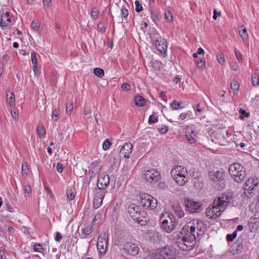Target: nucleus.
<instances>
[{
	"label": "nucleus",
	"mask_w": 259,
	"mask_h": 259,
	"mask_svg": "<svg viewBox=\"0 0 259 259\" xmlns=\"http://www.w3.org/2000/svg\"><path fill=\"white\" fill-rule=\"evenodd\" d=\"M220 15H221V13H218L217 10L215 9L213 11V19L214 20H216L218 16H220Z\"/></svg>",
	"instance_id": "0e129e2a"
},
{
	"label": "nucleus",
	"mask_w": 259,
	"mask_h": 259,
	"mask_svg": "<svg viewBox=\"0 0 259 259\" xmlns=\"http://www.w3.org/2000/svg\"><path fill=\"white\" fill-rule=\"evenodd\" d=\"M121 90L123 91H128L130 90V86L128 83H124L121 85Z\"/></svg>",
	"instance_id": "603ef678"
},
{
	"label": "nucleus",
	"mask_w": 259,
	"mask_h": 259,
	"mask_svg": "<svg viewBox=\"0 0 259 259\" xmlns=\"http://www.w3.org/2000/svg\"><path fill=\"white\" fill-rule=\"evenodd\" d=\"M109 184V177L105 172H100L98 177L97 187L99 189L104 190Z\"/></svg>",
	"instance_id": "dca6fc26"
},
{
	"label": "nucleus",
	"mask_w": 259,
	"mask_h": 259,
	"mask_svg": "<svg viewBox=\"0 0 259 259\" xmlns=\"http://www.w3.org/2000/svg\"><path fill=\"white\" fill-rule=\"evenodd\" d=\"M31 188L29 185H26L24 187V193L27 194L28 196L31 195Z\"/></svg>",
	"instance_id": "864d4df0"
},
{
	"label": "nucleus",
	"mask_w": 259,
	"mask_h": 259,
	"mask_svg": "<svg viewBox=\"0 0 259 259\" xmlns=\"http://www.w3.org/2000/svg\"><path fill=\"white\" fill-rule=\"evenodd\" d=\"M135 103L138 107H143L146 104V100L141 96H137L135 97Z\"/></svg>",
	"instance_id": "b1692460"
},
{
	"label": "nucleus",
	"mask_w": 259,
	"mask_h": 259,
	"mask_svg": "<svg viewBox=\"0 0 259 259\" xmlns=\"http://www.w3.org/2000/svg\"><path fill=\"white\" fill-rule=\"evenodd\" d=\"M31 28L35 31H38L39 28V25L34 21H33L31 24Z\"/></svg>",
	"instance_id": "49530a36"
},
{
	"label": "nucleus",
	"mask_w": 259,
	"mask_h": 259,
	"mask_svg": "<svg viewBox=\"0 0 259 259\" xmlns=\"http://www.w3.org/2000/svg\"><path fill=\"white\" fill-rule=\"evenodd\" d=\"M21 169H22V175L23 176L27 175L28 171H29V169H28V165L26 163H23L22 164Z\"/></svg>",
	"instance_id": "72a5a7b5"
},
{
	"label": "nucleus",
	"mask_w": 259,
	"mask_h": 259,
	"mask_svg": "<svg viewBox=\"0 0 259 259\" xmlns=\"http://www.w3.org/2000/svg\"><path fill=\"white\" fill-rule=\"evenodd\" d=\"M173 179L180 186H184L188 181V172L187 168L182 165H175L171 170Z\"/></svg>",
	"instance_id": "7ed1b4c3"
},
{
	"label": "nucleus",
	"mask_w": 259,
	"mask_h": 259,
	"mask_svg": "<svg viewBox=\"0 0 259 259\" xmlns=\"http://www.w3.org/2000/svg\"><path fill=\"white\" fill-rule=\"evenodd\" d=\"M37 132L40 137H43L46 134V130L43 126H39L37 129Z\"/></svg>",
	"instance_id": "c9c22d12"
},
{
	"label": "nucleus",
	"mask_w": 259,
	"mask_h": 259,
	"mask_svg": "<svg viewBox=\"0 0 259 259\" xmlns=\"http://www.w3.org/2000/svg\"><path fill=\"white\" fill-rule=\"evenodd\" d=\"M11 22V20L10 17H1L0 21V26L3 29L7 28H11L10 23Z\"/></svg>",
	"instance_id": "4be33fe9"
},
{
	"label": "nucleus",
	"mask_w": 259,
	"mask_h": 259,
	"mask_svg": "<svg viewBox=\"0 0 259 259\" xmlns=\"http://www.w3.org/2000/svg\"><path fill=\"white\" fill-rule=\"evenodd\" d=\"M62 238V236L60 233L58 232H56L55 240L57 242H59Z\"/></svg>",
	"instance_id": "bf43d9fd"
},
{
	"label": "nucleus",
	"mask_w": 259,
	"mask_h": 259,
	"mask_svg": "<svg viewBox=\"0 0 259 259\" xmlns=\"http://www.w3.org/2000/svg\"><path fill=\"white\" fill-rule=\"evenodd\" d=\"M0 259H6L4 252L0 248Z\"/></svg>",
	"instance_id": "69168bd1"
},
{
	"label": "nucleus",
	"mask_w": 259,
	"mask_h": 259,
	"mask_svg": "<svg viewBox=\"0 0 259 259\" xmlns=\"http://www.w3.org/2000/svg\"><path fill=\"white\" fill-rule=\"evenodd\" d=\"M190 238L182 236L179 237L176 242L177 246L183 250H191L195 246L196 240L192 235Z\"/></svg>",
	"instance_id": "0eeeda50"
},
{
	"label": "nucleus",
	"mask_w": 259,
	"mask_h": 259,
	"mask_svg": "<svg viewBox=\"0 0 259 259\" xmlns=\"http://www.w3.org/2000/svg\"><path fill=\"white\" fill-rule=\"evenodd\" d=\"M108 234H101L98 238L97 247L100 253L104 254L108 248Z\"/></svg>",
	"instance_id": "f8f14e48"
},
{
	"label": "nucleus",
	"mask_w": 259,
	"mask_h": 259,
	"mask_svg": "<svg viewBox=\"0 0 259 259\" xmlns=\"http://www.w3.org/2000/svg\"><path fill=\"white\" fill-rule=\"evenodd\" d=\"M127 211L131 218L136 222L142 221L141 209L139 206L134 204H130L127 208Z\"/></svg>",
	"instance_id": "ddd939ff"
},
{
	"label": "nucleus",
	"mask_w": 259,
	"mask_h": 259,
	"mask_svg": "<svg viewBox=\"0 0 259 259\" xmlns=\"http://www.w3.org/2000/svg\"><path fill=\"white\" fill-rule=\"evenodd\" d=\"M36 53L33 51L32 53H31V62L32 63V64H36L37 63V57H36Z\"/></svg>",
	"instance_id": "a19ab883"
},
{
	"label": "nucleus",
	"mask_w": 259,
	"mask_h": 259,
	"mask_svg": "<svg viewBox=\"0 0 259 259\" xmlns=\"http://www.w3.org/2000/svg\"><path fill=\"white\" fill-rule=\"evenodd\" d=\"M34 250L36 252H41V250H43V248L40 244L36 243L34 245Z\"/></svg>",
	"instance_id": "37998d69"
},
{
	"label": "nucleus",
	"mask_w": 259,
	"mask_h": 259,
	"mask_svg": "<svg viewBox=\"0 0 259 259\" xmlns=\"http://www.w3.org/2000/svg\"><path fill=\"white\" fill-rule=\"evenodd\" d=\"M93 72L94 74L98 77H102L104 75V70L100 68H95L94 69Z\"/></svg>",
	"instance_id": "cd10ccee"
},
{
	"label": "nucleus",
	"mask_w": 259,
	"mask_h": 259,
	"mask_svg": "<svg viewBox=\"0 0 259 259\" xmlns=\"http://www.w3.org/2000/svg\"><path fill=\"white\" fill-rule=\"evenodd\" d=\"M204 224L199 220H193L187 223L183 228L181 232L182 237L190 238L193 236L196 240V236H198L203 233Z\"/></svg>",
	"instance_id": "f03ea898"
},
{
	"label": "nucleus",
	"mask_w": 259,
	"mask_h": 259,
	"mask_svg": "<svg viewBox=\"0 0 259 259\" xmlns=\"http://www.w3.org/2000/svg\"><path fill=\"white\" fill-rule=\"evenodd\" d=\"M252 83L254 87H257L259 85V75L254 73L252 75Z\"/></svg>",
	"instance_id": "c85d7f7f"
},
{
	"label": "nucleus",
	"mask_w": 259,
	"mask_h": 259,
	"mask_svg": "<svg viewBox=\"0 0 259 259\" xmlns=\"http://www.w3.org/2000/svg\"><path fill=\"white\" fill-rule=\"evenodd\" d=\"M148 121L150 123H156L158 121V118L154 115H151L149 116Z\"/></svg>",
	"instance_id": "a18cd8bd"
},
{
	"label": "nucleus",
	"mask_w": 259,
	"mask_h": 259,
	"mask_svg": "<svg viewBox=\"0 0 259 259\" xmlns=\"http://www.w3.org/2000/svg\"><path fill=\"white\" fill-rule=\"evenodd\" d=\"M60 115V110L59 108H53L52 118L54 121L58 120Z\"/></svg>",
	"instance_id": "bb28decb"
},
{
	"label": "nucleus",
	"mask_w": 259,
	"mask_h": 259,
	"mask_svg": "<svg viewBox=\"0 0 259 259\" xmlns=\"http://www.w3.org/2000/svg\"><path fill=\"white\" fill-rule=\"evenodd\" d=\"M63 165L62 164H60V163H58L57 165V171L61 173L63 171Z\"/></svg>",
	"instance_id": "680f3d73"
},
{
	"label": "nucleus",
	"mask_w": 259,
	"mask_h": 259,
	"mask_svg": "<svg viewBox=\"0 0 259 259\" xmlns=\"http://www.w3.org/2000/svg\"><path fill=\"white\" fill-rule=\"evenodd\" d=\"M33 70L36 76H38L40 73L38 66H33Z\"/></svg>",
	"instance_id": "6e6d98bb"
},
{
	"label": "nucleus",
	"mask_w": 259,
	"mask_h": 259,
	"mask_svg": "<svg viewBox=\"0 0 259 259\" xmlns=\"http://www.w3.org/2000/svg\"><path fill=\"white\" fill-rule=\"evenodd\" d=\"M90 112V110L89 107H85L83 110V113L85 115L89 114Z\"/></svg>",
	"instance_id": "338daca9"
},
{
	"label": "nucleus",
	"mask_w": 259,
	"mask_h": 259,
	"mask_svg": "<svg viewBox=\"0 0 259 259\" xmlns=\"http://www.w3.org/2000/svg\"><path fill=\"white\" fill-rule=\"evenodd\" d=\"M177 255V250L172 246H168L156 250L151 255L150 259H175Z\"/></svg>",
	"instance_id": "39448f33"
},
{
	"label": "nucleus",
	"mask_w": 259,
	"mask_h": 259,
	"mask_svg": "<svg viewBox=\"0 0 259 259\" xmlns=\"http://www.w3.org/2000/svg\"><path fill=\"white\" fill-rule=\"evenodd\" d=\"M209 180L214 182H220L225 179L224 172L222 169L211 170L208 172Z\"/></svg>",
	"instance_id": "2eb2a0df"
},
{
	"label": "nucleus",
	"mask_w": 259,
	"mask_h": 259,
	"mask_svg": "<svg viewBox=\"0 0 259 259\" xmlns=\"http://www.w3.org/2000/svg\"><path fill=\"white\" fill-rule=\"evenodd\" d=\"M239 33L243 40L247 39L248 38V34L245 28H243L242 30H239Z\"/></svg>",
	"instance_id": "2f4dec72"
},
{
	"label": "nucleus",
	"mask_w": 259,
	"mask_h": 259,
	"mask_svg": "<svg viewBox=\"0 0 259 259\" xmlns=\"http://www.w3.org/2000/svg\"><path fill=\"white\" fill-rule=\"evenodd\" d=\"M93 231V229L91 226H88L84 228L81 230V235L82 238H87L88 236H89Z\"/></svg>",
	"instance_id": "a878e982"
},
{
	"label": "nucleus",
	"mask_w": 259,
	"mask_h": 259,
	"mask_svg": "<svg viewBox=\"0 0 259 259\" xmlns=\"http://www.w3.org/2000/svg\"><path fill=\"white\" fill-rule=\"evenodd\" d=\"M66 194H67V198L69 200H72L73 199H74L75 196H74V194H73V192L71 189L67 190V192H66Z\"/></svg>",
	"instance_id": "e433bc0d"
},
{
	"label": "nucleus",
	"mask_w": 259,
	"mask_h": 259,
	"mask_svg": "<svg viewBox=\"0 0 259 259\" xmlns=\"http://www.w3.org/2000/svg\"><path fill=\"white\" fill-rule=\"evenodd\" d=\"M133 145L131 143H126L121 147L120 154L123 155L125 158L128 159L132 153Z\"/></svg>",
	"instance_id": "aec40b11"
},
{
	"label": "nucleus",
	"mask_w": 259,
	"mask_h": 259,
	"mask_svg": "<svg viewBox=\"0 0 259 259\" xmlns=\"http://www.w3.org/2000/svg\"><path fill=\"white\" fill-rule=\"evenodd\" d=\"M258 181L257 178L250 177L247 179L244 185V194L248 197L252 196V191L258 185Z\"/></svg>",
	"instance_id": "9d476101"
},
{
	"label": "nucleus",
	"mask_w": 259,
	"mask_h": 259,
	"mask_svg": "<svg viewBox=\"0 0 259 259\" xmlns=\"http://www.w3.org/2000/svg\"><path fill=\"white\" fill-rule=\"evenodd\" d=\"M155 46L159 53L165 54L167 51V42L163 38H159L155 41Z\"/></svg>",
	"instance_id": "a211bd4d"
},
{
	"label": "nucleus",
	"mask_w": 259,
	"mask_h": 259,
	"mask_svg": "<svg viewBox=\"0 0 259 259\" xmlns=\"http://www.w3.org/2000/svg\"><path fill=\"white\" fill-rule=\"evenodd\" d=\"M121 13L122 16L124 18H126L128 15V10L125 8H123V7L122 8V9L121 10Z\"/></svg>",
	"instance_id": "09e8293b"
},
{
	"label": "nucleus",
	"mask_w": 259,
	"mask_h": 259,
	"mask_svg": "<svg viewBox=\"0 0 259 259\" xmlns=\"http://www.w3.org/2000/svg\"><path fill=\"white\" fill-rule=\"evenodd\" d=\"M73 103L67 104L66 111L68 114H71L73 111Z\"/></svg>",
	"instance_id": "4c0bfd02"
},
{
	"label": "nucleus",
	"mask_w": 259,
	"mask_h": 259,
	"mask_svg": "<svg viewBox=\"0 0 259 259\" xmlns=\"http://www.w3.org/2000/svg\"><path fill=\"white\" fill-rule=\"evenodd\" d=\"M123 249L128 254L136 255L139 252V247L135 243L126 242L123 245Z\"/></svg>",
	"instance_id": "6ab92c4d"
},
{
	"label": "nucleus",
	"mask_w": 259,
	"mask_h": 259,
	"mask_svg": "<svg viewBox=\"0 0 259 259\" xmlns=\"http://www.w3.org/2000/svg\"><path fill=\"white\" fill-rule=\"evenodd\" d=\"M140 204L145 208L153 210L156 208L158 202L156 199L147 193H141L140 195Z\"/></svg>",
	"instance_id": "423d86ee"
},
{
	"label": "nucleus",
	"mask_w": 259,
	"mask_h": 259,
	"mask_svg": "<svg viewBox=\"0 0 259 259\" xmlns=\"http://www.w3.org/2000/svg\"><path fill=\"white\" fill-rule=\"evenodd\" d=\"M186 209L191 213L197 212L201 207V204L199 201L185 199L184 200Z\"/></svg>",
	"instance_id": "4468645a"
},
{
	"label": "nucleus",
	"mask_w": 259,
	"mask_h": 259,
	"mask_svg": "<svg viewBox=\"0 0 259 259\" xmlns=\"http://www.w3.org/2000/svg\"><path fill=\"white\" fill-rule=\"evenodd\" d=\"M43 3L44 5L46 6L49 7L51 6V0H43Z\"/></svg>",
	"instance_id": "e2e57ef3"
},
{
	"label": "nucleus",
	"mask_w": 259,
	"mask_h": 259,
	"mask_svg": "<svg viewBox=\"0 0 259 259\" xmlns=\"http://www.w3.org/2000/svg\"><path fill=\"white\" fill-rule=\"evenodd\" d=\"M188 115V113H185V112L182 113L179 115V119L180 120H183L187 118Z\"/></svg>",
	"instance_id": "13d9d810"
},
{
	"label": "nucleus",
	"mask_w": 259,
	"mask_h": 259,
	"mask_svg": "<svg viewBox=\"0 0 259 259\" xmlns=\"http://www.w3.org/2000/svg\"><path fill=\"white\" fill-rule=\"evenodd\" d=\"M185 136L189 143L194 144L197 142L199 138V134L194 125H190L187 126Z\"/></svg>",
	"instance_id": "1a4fd4ad"
},
{
	"label": "nucleus",
	"mask_w": 259,
	"mask_h": 259,
	"mask_svg": "<svg viewBox=\"0 0 259 259\" xmlns=\"http://www.w3.org/2000/svg\"><path fill=\"white\" fill-rule=\"evenodd\" d=\"M144 179L149 183H155L161 179V175L155 169H148L144 174Z\"/></svg>",
	"instance_id": "9b49d317"
},
{
	"label": "nucleus",
	"mask_w": 259,
	"mask_h": 259,
	"mask_svg": "<svg viewBox=\"0 0 259 259\" xmlns=\"http://www.w3.org/2000/svg\"><path fill=\"white\" fill-rule=\"evenodd\" d=\"M172 210L179 218H182L185 215L184 211L179 203H174L172 205Z\"/></svg>",
	"instance_id": "412c9836"
},
{
	"label": "nucleus",
	"mask_w": 259,
	"mask_h": 259,
	"mask_svg": "<svg viewBox=\"0 0 259 259\" xmlns=\"http://www.w3.org/2000/svg\"><path fill=\"white\" fill-rule=\"evenodd\" d=\"M239 118L243 120L244 119L245 117H248L249 116V113L246 112L244 109L241 108L239 110Z\"/></svg>",
	"instance_id": "7c9ffc66"
},
{
	"label": "nucleus",
	"mask_w": 259,
	"mask_h": 259,
	"mask_svg": "<svg viewBox=\"0 0 259 259\" xmlns=\"http://www.w3.org/2000/svg\"><path fill=\"white\" fill-rule=\"evenodd\" d=\"M218 60L220 64H223L225 62V58L224 56L220 55L218 58Z\"/></svg>",
	"instance_id": "052dcab7"
},
{
	"label": "nucleus",
	"mask_w": 259,
	"mask_h": 259,
	"mask_svg": "<svg viewBox=\"0 0 259 259\" xmlns=\"http://www.w3.org/2000/svg\"><path fill=\"white\" fill-rule=\"evenodd\" d=\"M229 172L234 180L238 183H242L246 176L245 169L239 163L231 164L229 168Z\"/></svg>",
	"instance_id": "20e7f679"
},
{
	"label": "nucleus",
	"mask_w": 259,
	"mask_h": 259,
	"mask_svg": "<svg viewBox=\"0 0 259 259\" xmlns=\"http://www.w3.org/2000/svg\"><path fill=\"white\" fill-rule=\"evenodd\" d=\"M11 115L13 119H17L18 118V113L16 109H13L12 107L11 108Z\"/></svg>",
	"instance_id": "79ce46f5"
},
{
	"label": "nucleus",
	"mask_w": 259,
	"mask_h": 259,
	"mask_svg": "<svg viewBox=\"0 0 259 259\" xmlns=\"http://www.w3.org/2000/svg\"><path fill=\"white\" fill-rule=\"evenodd\" d=\"M91 17L93 19H96L97 18L98 15H99V12L97 10H96L95 8H94L92 9L91 12Z\"/></svg>",
	"instance_id": "c03bdc74"
},
{
	"label": "nucleus",
	"mask_w": 259,
	"mask_h": 259,
	"mask_svg": "<svg viewBox=\"0 0 259 259\" xmlns=\"http://www.w3.org/2000/svg\"><path fill=\"white\" fill-rule=\"evenodd\" d=\"M97 29L99 31L104 32L105 30V27L102 23L100 22L97 25Z\"/></svg>",
	"instance_id": "3c124183"
},
{
	"label": "nucleus",
	"mask_w": 259,
	"mask_h": 259,
	"mask_svg": "<svg viewBox=\"0 0 259 259\" xmlns=\"http://www.w3.org/2000/svg\"><path fill=\"white\" fill-rule=\"evenodd\" d=\"M105 194V191L101 189H99V190L95 193L93 202L94 207L95 208H98L102 204Z\"/></svg>",
	"instance_id": "f3484780"
},
{
	"label": "nucleus",
	"mask_w": 259,
	"mask_h": 259,
	"mask_svg": "<svg viewBox=\"0 0 259 259\" xmlns=\"http://www.w3.org/2000/svg\"><path fill=\"white\" fill-rule=\"evenodd\" d=\"M230 88L235 92H237L239 90V84L236 80H233L231 83Z\"/></svg>",
	"instance_id": "c756f323"
},
{
	"label": "nucleus",
	"mask_w": 259,
	"mask_h": 259,
	"mask_svg": "<svg viewBox=\"0 0 259 259\" xmlns=\"http://www.w3.org/2000/svg\"><path fill=\"white\" fill-rule=\"evenodd\" d=\"M237 231H234L232 234H228L227 236V239L228 241H233L237 236Z\"/></svg>",
	"instance_id": "ea45409f"
},
{
	"label": "nucleus",
	"mask_w": 259,
	"mask_h": 259,
	"mask_svg": "<svg viewBox=\"0 0 259 259\" xmlns=\"http://www.w3.org/2000/svg\"><path fill=\"white\" fill-rule=\"evenodd\" d=\"M164 215H167L168 219L162 221L161 227L167 233H170L176 228L178 225V221L176 219L168 212H166Z\"/></svg>",
	"instance_id": "6e6552de"
},
{
	"label": "nucleus",
	"mask_w": 259,
	"mask_h": 259,
	"mask_svg": "<svg viewBox=\"0 0 259 259\" xmlns=\"http://www.w3.org/2000/svg\"><path fill=\"white\" fill-rule=\"evenodd\" d=\"M111 145V142L109 139H106L103 143L102 147L104 150H107Z\"/></svg>",
	"instance_id": "473e14b6"
},
{
	"label": "nucleus",
	"mask_w": 259,
	"mask_h": 259,
	"mask_svg": "<svg viewBox=\"0 0 259 259\" xmlns=\"http://www.w3.org/2000/svg\"><path fill=\"white\" fill-rule=\"evenodd\" d=\"M170 107L172 110H178L183 109L185 106L182 102H179L175 100L170 103Z\"/></svg>",
	"instance_id": "393cba45"
},
{
	"label": "nucleus",
	"mask_w": 259,
	"mask_h": 259,
	"mask_svg": "<svg viewBox=\"0 0 259 259\" xmlns=\"http://www.w3.org/2000/svg\"><path fill=\"white\" fill-rule=\"evenodd\" d=\"M235 55H236V58H237L238 60L239 61H241L242 60L241 53L237 50L235 49ZM240 63H241V62H240Z\"/></svg>",
	"instance_id": "4d7b16f0"
},
{
	"label": "nucleus",
	"mask_w": 259,
	"mask_h": 259,
	"mask_svg": "<svg viewBox=\"0 0 259 259\" xmlns=\"http://www.w3.org/2000/svg\"><path fill=\"white\" fill-rule=\"evenodd\" d=\"M231 199V196L227 194H222L218 197L206 208V215L213 219L219 217L227 208Z\"/></svg>",
	"instance_id": "f257e3e1"
},
{
	"label": "nucleus",
	"mask_w": 259,
	"mask_h": 259,
	"mask_svg": "<svg viewBox=\"0 0 259 259\" xmlns=\"http://www.w3.org/2000/svg\"><path fill=\"white\" fill-rule=\"evenodd\" d=\"M198 55H201V54H202V55H204V51L203 50V49L201 48H199L197 52H196Z\"/></svg>",
	"instance_id": "774afa93"
},
{
	"label": "nucleus",
	"mask_w": 259,
	"mask_h": 259,
	"mask_svg": "<svg viewBox=\"0 0 259 259\" xmlns=\"http://www.w3.org/2000/svg\"><path fill=\"white\" fill-rule=\"evenodd\" d=\"M101 218H102V216L100 213L96 214L95 215V217L93 219L92 224L95 225L96 224H98L99 223L100 220L101 219Z\"/></svg>",
	"instance_id": "58836bf2"
},
{
	"label": "nucleus",
	"mask_w": 259,
	"mask_h": 259,
	"mask_svg": "<svg viewBox=\"0 0 259 259\" xmlns=\"http://www.w3.org/2000/svg\"><path fill=\"white\" fill-rule=\"evenodd\" d=\"M165 17L166 20H167L169 22L171 21L172 20V15L171 13L169 11L165 12Z\"/></svg>",
	"instance_id": "8fccbe9b"
},
{
	"label": "nucleus",
	"mask_w": 259,
	"mask_h": 259,
	"mask_svg": "<svg viewBox=\"0 0 259 259\" xmlns=\"http://www.w3.org/2000/svg\"><path fill=\"white\" fill-rule=\"evenodd\" d=\"M168 127L165 125H162L160 128V132L162 134H165L168 131Z\"/></svg>",
	"instance_id": "5fc2aeb1"
},
{
	"label": "nucleus",
	"mask_w": 259,
	"mask_h": 259,
	"mask_svg": "<svg viewBox=\"0 0 259 259\" xmlns=\"http://www.w3.org/2000/svg\"><path fill=\"white\" fill-rule=\"evenodd\" d=\"M6 96L7 103L9 105L11 108L13 107L15 101L14 93L12 92H8Z\"/></svg>",
	"instance_id": "5701e85b"
},
{
	"label": "nucleus",
	"mask_w": 259,
	"mask_h": 259,
	"mask_svg": "<svg viewBox=\"0 0 259 259\" xmlns=\"http://www.w3.org/2000/svg\"><path fill=\"white\" fill-rule=\"evenodd\" d=\"M135 4L136 6L135 11L136 12L140 13L142 12L143 9L141 4H140L138 1H136Z\"/></svg>",
	"instance_id": "f704fd0d"
},
{
	"label": "nucleus",
	"mask_w": 259,
	"mask_h": 259,
	"mask_svg": "<svg viewBox=\"0 0 259 259\" xmlns=\"http://www.w3.org/2000/svg\"><path fill=\"white\" fill-rule=\"evenodd\" d=\"M149 236L154 237L158 239L160 236V234L156 231H151L149 233Z\"/></svg>",
	"instance_id": "de8ad7c7"
}]
</instances>
